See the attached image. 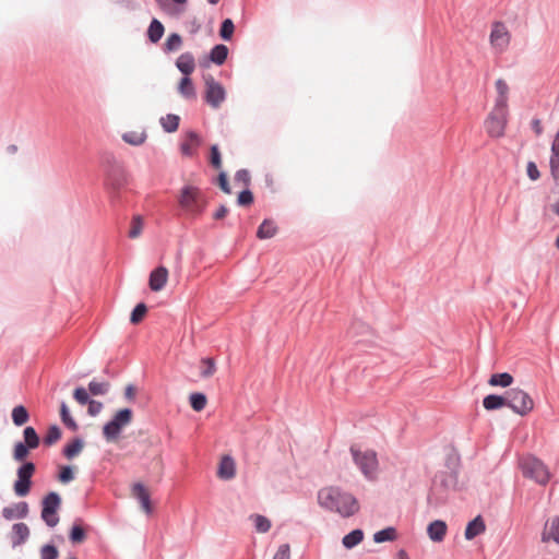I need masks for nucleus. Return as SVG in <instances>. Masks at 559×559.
<instances>
[{"label": "nucleus", "mask_w": 559, "mask_h": 559, "mask_svg": "<svg viewBox=\"0 0 559 559\" xmlns=\"http://www.w3.org/2000/svg\"><path fill=\"white\" fill-rule=\"evenodd\" d=\"M142 230H143L142 217L141 216H134L132 222H131L130 230L128 233L129 237L130 238H138V237H140Z\"/></svg>", "instance_id": "nucleus-47"}, {"label": "nucleus", "mask_w": 559, "mask_h": 559, "mask_svg": "<svg viewBox=\"0 0 559 559\" xmlns=\"http://www.w3.org/2000/svg\"><path fill=\"white\" fill-rule=\"evenodd\" d=\"M136 394V389L134 385L132 384H129L126 389H124V395L128 399V401H133L134 396Z\"/></svg>", "instance_id": "nucleus-60"}, {"label": "nucleus", "mask_w": 559, "mask_h": 559, "mask_svg": "<svg viewBox=\"0 0 559 559\" xmlns=\"http://www.w3.org/2000/svg\"><path fill=\"white\" fill-rule=\"evenodd\" d=\"M147 314V307L144 302H140L136 305L134 310L132 311L130 316V322L133 324L140 323L144 317Z\"/></svg>", "instance_id": "nucleus-43"}, {"label": "nucleus", "mask_w": 559, "mask_h": 559, "mask_svg": "<svg viewBox=\"0 0 559 559\" xmlns=\"http://www.w3.org/2000/svg\"><path fill=\"white\" fill-rule=\"evenodd\" d=\"M58 550L53 545H44L40 549V559H57Z\"/></svg>", "instance_id": "nucleus-51"}, {"label": "nucleus", "mask_w": 559, "mask_h": 559, "mask_svg": "<svg viewBox=\"0 0 559 559\" xmlns=\"http://www.w3.org/2000/svg\"><path fill=\"white\" fill-rule=\"evenodd\" d=\"M513 382V376L508 372L493 373L489 378V385L491 386H510Z\"/></svg>", "instance_id": "nucleus-29"}, {"label": "nucleus", "mask_w": 559, "mask_h": 559, "mask_svg": "<svg viewBox=\"0 0 559 559\" xmlns=\"http://www.w3.org/2000/svg\"><path fill=\"white\" fill-rule=\"evenodd\" d=\"M551 209H552V211L556 213V215H559V201H558V202H555V203L551 205Z\"/></svg>", "instance_id": "nucleus-63"}, {"label": "nucleus", "mask_w": 559, "mask_h": 559, "mask_svg": "<svg viewBox=\"0 0 559 559\" xmlns=\"http://www.w3.org/2000/svg\"><path fill=\"white\" fill-rule=\"evenodd\" d=\"M126 182V175L123 174V169H121L120 167L112 169L107 175L105 180L106 187L112 191H118L124 186Z\"/></svg>", "instance_id": "nucleus-17"}, {"label": "nucleus", "mask_w": 559, "mask_h": 559, "mask_svg": "<svg viewBox=\"0 0 559 559\" xmlns=\"http://www.w3.org/2000/svg\"><path fill=\"white\" fill-rule=\"evenodd\" d=\"M147 139L146 132L143 130L140 131H128L122 135V140H124L128 144L131 145H141Z\"/></svg>", "instance_id": "nucleus-30"}, {"label": "nucleus", "mask_w": 559, "mask_h": 559, "mask_svg": "<svg viewBox=\"0 0 559 559\" xmlns=\"http://www.w3.org/2000/svg\"><path fill=\"white\" fill-rule=\"evenodd\" d=\"M86 538L85 531L81 526H76V524L72 527L70 532V539L74 544H81Z\"/></svg>", "instance_id": "nucleus-50"}, {"label": "nucleus", "mask_w": 559, "mask_h": 559, "mask_svg": "<svg viewBox=\"0 0 559 559\" xmlns=\"http://www.w3.org/2000/svg\"><path fill=\"white\" fill-rule=\"evenodd\" d=\"M74 399L80 404H86L90 401L88 394L86 389L84 388H76L74 391Z\"/></svg>", "instance_id": "nucleus-57"}, {"label": "nucleus", "mask_w": 559, "mask_h": 559, "mask_svg": "<svg viewBox=\"0 0 559 559\" xmlns=\"http://www.w3.org/2000/svg\"><path fill=\"white\" fill-rule=\"evenodd\" d=\"M507 406L512 408L515 414L524 416L530 414L534 407V402L530 394L519 388H513L507 392Z\"/></svg>", "instance_id": "nucleus-4"}, {"label": "nucleus", "mask_w": 559, "mask_h": 559, "mask_svg": "<svg viewBox=\"0 0 559 559\" xmlns=\"http://www.w3.org/2000/svg\"><path fill=\"white\" fill-rule=\"evenodd\" d=\"M484 126L490 138H502L508 126V110L495 107L485 119Z\"/></svg>", "instance_id": "nucleus-6"}, {"label": "nucleus", "mask_w": 559, "mask_h": 559, "mask_svg": "<svg viewBox=\"0 0 559 559\" xmlns=\"http://www.w3.org/2000/svg\"><path fill=\"white\" fill-rule=\"evenodd\" d=\"M373 538L376 543H384V540H394L396 538V531L393 527H388L376 532Z\"/></svg>", "instance_id": "nucleus-41"}, {"label": "nucleus", "mask_w": 559, "mask_h": 559, "mask_svg": "<svg viewBox=\"0 0 559 559\" xmlns=\"http://www.w3.org/2000/svg\"><path fill=\"white\" fill-rule=\"evenodd\" d=\"M542 539L544 543H549V540H554L556 544H559V515L550 518L544 524Z\"/></svg>", "instance_id": "nucleus-14"}, {"label": "nucleus", "mask_w": 559, "mask_h": 559, "mask_svg": "<svg viewBox=\"0 0 559 559\" xmlns=\"http://www.w3.org/2000/svg\"><path fill=\"white\" fill-rule=\"evenodd\" d=\"M75 478L73 467L71 466H61L60 473L58 475V479L61 483H69Z\"/></svg>", "instance_id": "nucleus-52"}, {"label": "nucleus", "mask_w": 559, "mask_h": 559, "mask_svg": "<svg viewBox=\"0 0 559 559\" xmlns=\"http://www.w3.org/2000/svg\"><path fill=\"white\" fill-rule=\"evenodd\" d=\"M236 475V463L231 456H227V454L222 457L218 464V478L222 479H231Z\"/></svg>", "instance_id": "nucleus-19"}, {"label": "nucleus", "mask_w": 559, "mask_h": 559, "mask_svg": "<svg viewBox=\"0 0 559 559\" xmlns=\"http://www.w3.org/2000/svg\"><path fill=\"white\" fill-rule=\"evenodd\" d=\"M218 187L226 193L231 194V188L227 180V176L225 173H221L218 176Z\"/></svg>", "instance_id": "nucleus-58"}, {"label": "nucleus", "mask_w": 559, "mask_h": 559, "mask_svg": "<svg viewBox=\"0 0 559 559\" xmlns=\"http://www.w3.org/2000/svg\"><path fill=\"white\" fill-rule=\"evenodd\" d=\"M428 537L432 539L435 543H441L448 532V526L445 522L435 521L429 523L428 525Z\"/></svg>", "instance_id": "nucleus-21"}, {"label": "nucleus", "mask_w": 559, "mask_h": 559, "mask_svg": "<svg viewBox=\"0 0 559 559\" xmlns=\"http://www.w3.org/2000/svg\"><path fill=\"white\" fill-rule=\"evenodd\" d=\"M178 203L188 216L197 217L203 214L206 209V198L200 188L185 186L178 194Z\"/></svg>", "instance_id": "nucleus-2"}, {"label": "nucleus", "mask_w": 559, "mask_h": 559, "mask_svg": "<svg viewBox=\"0 0 559 559\" xmlns=\"http://www.w3.org/2000/svg\"><path fill=\"white\" fill-rule=\"evenodd\" d=\"M227 213H228V209L226 207V205H221L219 209L215 212L213 217L216 219H221V218L226 217Z\"/></svg>", "instance_id": "nucleus-61"}, {"label": "nucleus", "mask_w": 559, "mask_h": 559, "mask_svg": "<svg viewBox=\"0 0 559 559\" xmlns=\"http://www.w3.org/2000/svg\"><path fill=\"white\" fill-rule=\"evenodd\" d=\"M61 436H62L61 429L58 428L57 425H52V426H50V428L48 429V431L44 438V443L47 445L55 444L59 441Z\"/></svg>", "instance_id": "nucleus-40"}, {"label": "nucleus", "mask_w": 559, "mask_h": 559, "mask_svg": "<svg viewBox=\"0 0 559 559\" xmlns=\"http://www.w3.org/2000/svg\"><path fill=\"white\" fill-rule=\"evenodd\" d=\"M526 174L528 178L533 181L538 180L539 178V170L535 162H528L526 166Z\"/></svg>", "instance_id": "nucleus-56"}, {"label": "nucleus", "mask_w": 559, "mask_h": 559, "mask_svg": "<svg viewBox=\"0 0 559 559\" xmlns=\"http://www.w3.org/2000/svg\"><path fill=\"white\" fill-rule=\"evenodd\" d=\"M503 405H508L507 395L489 394L483 400V407L488 411L502 408Z\"/></svg>", "instance_id": "nucleus-25"}, {"label": "nucleus", "mask_w": 559, "mask_h": 559, "mask_svg": "<svg viewBox=\"0 0 559 559\" xmlns=\"http://www.w3.org/2000/svg\"><path fill=\"white\" fill-rule=\"evenodd\" d=\"M211 165L214 167V168H217L219 169L222 167V158H221V153H219V147L217 145H212L211 146Z\"/></svg>", "instance_id": "nucleus-53"}, {"label": "nucleus", "mask_w": 559, "mask_h": 559, "mask_svg": "<svg viewBox=\"0 0 559 559\" xmlns=\"http://www.w3.org/2000/svg\"><path fill=\"white\" fill-rule=\"evenodd\" d=\"M35 472L33 463H26L17 469V480H15L13 489L17 496H26L32 486V476Z\"/></svg>", "instance_id": "nucleus-11"}, {"label": "nucleus", "mask_w": 559, "mask_h": 559, "mask_svg": "<svg viewBox=\"0 0 559 559\" xmlns=\"http://www.w3.org/2000/svg\"><path fill=\"white\" fill-rule=\"evenodd\" d=\"M84 448V442L81 438H74L71 443H68L63 449V454L68 460H72L75 455L80 454Z\"/></svg>", "instance_id": "nucleus-28"}, {"label": "nucleus", "mask_w": 559, "mask_h": 559, "mask_svg": "<svg viewBox=\"0 0 559 559\" xmlns=\"http://www.w3.org/2000/svg\"><path fill=\"white\" fill-rule=\"evenodd\" d=\"M235 182L242 188H247L250 185V173L248 169H239L234 178Z\"/></svg>", "instance_id": "nucleus-48"}, {"label": "nucleus", "mask_w": 559, "mask_h": 559, "mask_svg": "<svg viewBox=\"0 0 559 559\" xmlns=\"http://www.w3.org/2000/svg\"><path fill=\"white\" fill-rule=\"evenodd\" d=\"M182 46V37L178 33H170L164 43V50L167 52L178 51Z\"/></svg>", "instance_id": "nucleus-36"}, {"label": "nucleus", "mask_w": 559, "mask_h": 559, "mask_svg": "<svg viewBox=\"0 0 559 559\" xmlns=\"http://www.w3.org/2000/svg\"><path fill=\"white\" fill-rule=\"evenodd\" d=\"M178 91L181 96L186 98H195V87L189 76L185 75L183 79L180 80Z\"/></svg>", "instance_id": "nucleus-31"}, {"label": "nucleus", "mask_w": 559, "mask_h": 559, "mask_svg": "<svg viewBox=\"0 0 559 559\" xmlns=\"http://www.w3.org/2000/svg\"><path fill=\"white\" fill-rule=\"evenodd\" d=\"M60 414H61V421L64 425H67L69 427V429H71V430L78 429V425H76L75 420L73 419V417L70 416L69 408L64 402L61 403Z\"/></svg>", "instance_id": "nucleus-45"}, {"label": "nucleus", "mask_w": 559, "mask_h": 559, "mask_svg": "<svg viewBox=\"0 0 559 559\" xmlns=\"http://www.w3.org/2000/svg\"><path fill=\"white\" fill-rule=\"evenodd\" d=\"M523 474L539 484H546L550 479V473L543 461L537 457L527 456L521 461Z\"/></svg>", "instance_id": "nucleus-7"}, {"label": "nucleus", "mask_w": 559, "mask_h": 559, "mask_svg": "<svg viewBox=\"0 0 559 559\" xmlns=\"http://www.w3.org/2000/svg\"><path fill=\"white\" fill-rule=\"evenodd\" d=\"M216 372V365L213 358H203L201 359V376L204 379L213 376Z\"/></svg>", "instance_id": "nucleus-39"}, {"label": "nucleus", "mask_w": 559, "mask_h": 559, "mask_svg": "<svg viewBox=\"0 0 559 559\" xmlns=\"http://www.w3.org/2000/svg\"><path fill=\"white\" fill-rule=\"evenodd\" d=\"M29 419L28 411L24 406H15L12 408V420L16 426L26 424Z\"/></svg>", "instance_id": "nucleus-33"}, {"label": "nucleus", "mask_w": 559, "mask_h": 559, "mask_svg": "<svg viewBox=\"0 0 559 559\" xmlns=\"http://www.w3.org/2000/svg\"><path fill=\"white\" fill-rule=\"evenodd\" d=\"M399 557L400 559H409L408 555L406 554L405 550H400L399 551Z\"/></svg>", "instance_id": "nucleus-64"}, {"label": "nucleus", "mask_w": 559, "mask_h": 559, "mask_svg": "<svg viewBox=\"0 0 559 559\" xmlns=\"http://www.w3.org/2000/svg\"><path fill=\"white\" fill-rule=\"evenodd\" d=\"M29 536V530L26 523H15L13 524L12 533H11V542L13 546H19L26 542Z\"/></svg>", "instance_id": "nucleus-23"}, {"label": "nucleus", "mask_w": 559, "mask_h": 559, "mask_svg": "<svg viewBox=\"0 0 559 559\" xmlns=\"http://www.w3.org/2000/svg\"><path fill=\"white\" fill-rule=\"evenodd\" d=\"M190 404L194 411H202L206 407V395L202 393H193L190 395Z\"/></svg>", "instance_id": "nucleus-46"}, {"label": "nucleus", "mask_w": 559, "mask_h": 559, "mask_svg": "<svg viewBox=\"0 0 559 559\" xmlns=\"http://www.w3.org/2000/svg\"><path fill=\"white\" fill-rule=\"evenodd\" d=\"M318 502L321 508L336 512L343 518L357 514L359 502L355 496L337 486H326L319 490Z\"/></svg>", "instance_id": "nucleus-1"}, {"label": "nucleus", "mask_w": 559, "mask_h": 559, "mask_svg": "<svg viewBox=\"0 0 559 559\" xmlns=\"http://www.w3.org/2000/svg\"><path fill=\"white\" fill-rule=\"evenodd\" d=\"M277 225L272 221H264L260 224L257 237L260 239L273 238L277 233Z\"/></svg>", "instance_id": "nucleus-26"}, {"label": "nucleus", "mask_w": 559, "mask_h": 559, "mask_svg": "<svg viewBox=\"0 0 559 559\" xmlns=\"http://www.w3.org/2000/svg\"><path fill=\"white\" fill-rule=\"evenodd\" d=\"M253 202V194L249 189H243L237 198L239 205H250Z\"/></svg>", "instance_id": "nucleus-54"}, {"label": "nucleus", "mask_w": 559, "mask_h": 559, "mask_svg": "<svg viewBox=\"0 0 559 559\" xmlns=\"http://www.w3.org/2000/svg\"><path fill=\"white\" fill-rule=\"evenodd\" d=\"M235 32V24L231 19H225L221 25L219 35L225 40H230Z\"/></svg>", "instance_id": "nucleus-44"}, {"label": "nucleus", "mask_w": 559, "mask_h": 559, "mask_svg": "<svg viewBox=\"0 0 559 559\" xmlns=\"http://www.w3.org/2000/svg\"><path fill=\"white\" fill-rule=\"evenodd\" d=\"M227 55L228 48L226 45H216L213 47L210 58L213 62L222 66V63L227 59Z\"/></svg>", "instance_id": "nucleus-34"}, {"label": "nucleus", "mask_w": 559, "mask_h": 559, "mask_svg": "<svg viewBox=\"0 0 559 559\" xmlns=\"http://www.w3.org/2000/svg\"><path fill=\"white\" fill-rule=\"evenodd\" d=\"M110 384L108 381H91L88 384V390L93 395H104L108 393Z\"/></svg>", "instance_id": "nucleus-42"}, {"label": "nucleus", "mask_w": 559, "mask_h": 559, "mask_svg": "<svg viewBox=\"0 0 559 559\" xmlns=\"http://www.w3.org/2000/svg\"><path fill=\"white\" fill-rule=\"evenodd\" d=\"M27 511V502H17L13 503L11 507L3 508L2 516L5 518L7 521H12V519L26 516Z\"/></svg>", "instance_id": "nucleus-20"}, {"label": "nucleus", "mask_w": 559, "mask_h": 559, "mask_svg": "<svg viewBox=\"0 0 559 559\" xmlns=\"http://www.w3.org/2000/svg\"><path fill=\"white\" fill-rule=\"evenodd\" d=\"M180 118L177 115H167L160 118V124L166 132H175L178 129Z\"/></svg>", "instance_id": "nucleus-38"}, {"label": "nucleus", "mask_w": 559, "mask_h": 559, "mask_svg": "<svg viewBox=\"0 0 559 559\" xmlns=\"http://www.w3.org/2000/svg\"><path fill=\"white\" fill-rule=\"evenodd\" d=\"M511 34L508 26L502 22H496L491 26L489 44L498 52H503L510 45Z\"/></svg>", "instance_id": "nucleus-8"}, {"label": "nucleus", "mask_w": 559, "mask_h": 559, "mask_svg": "<svg viewBox=\"0 0 559 559\" xmlns=\"http://www.w3.org/2000/svg\"><path fill=\"white\" fill-rule=\"evenodd\" d=\"M177 67L182 74L189 76L195 70V59L192 53H181L177 60Z\"/></svg>", "instance_id": "nucleus-22"}, {"label": "nucleus", "mask_w": 559, "mask_h": 559, "mask_svg": "<svg viewBox=\"0 0 559 559\" xmlns=\"http://www.w3.org/2000/svg\"><path fill=\"white\" fill-rule=\"evenodd\" d=\"M168 269L165 266H158L154 269L150 274L148 286L152 290L158 292L165 288L168 281Z\"/></svg>", "instance_id": "nucleus-13"}, {"label": "nucleus", "mask_w": 559, "mask_h": 559, "mask_svg": "<svg viewBox=\"0 0 559 559\" xmlns=\"http://www.w3.org/2000/svg\"><path fill=\"white\" fill-rule=\"evenodd\" d=\"M88 414L92 415V416H96L100 413V411L103 409V403L102 402H98V401H88Z\"/></svg>", "instance_id": "nucleus-59"}, {"label": "nucleus", "mask_w": 559, "mask_h": 559, "mask_svg": "<svg viewBox=\"0 0 559 559\" xmlns=\"http://www.w3.org/2000/svg\"><path fill=\"white\" fill-rule=\"evenodd\" d=\"M352 457L364 476L369 480H376L379 461L376 451L360 450L357 445L350 448Z\"/></svg>", "instance_id": "nucleus-3"}, {"label": "nucleus", "mask_w": 559, "mask_h": 559, "mask_svg": "<svg viewBox=\"0 0 559 559\" xmlns=\"http://www.w3.org/2000/svg\"><path fill=\"white\" fill-rule=\"evenodd\" d=\"M486 530L485 523L480 515H477L473 519L472 522H469L465 528V538L466 539H473L476 536L480 535V533H484Z\"/></svg>", "instance_id": "nucleus-24"}, {"label": "nucleus", "mask_w": 559, "mask_h": 559, "mask_svg": "<svg viewBox=\"0 0 559 559\" xmlns=\"http://www.w3.org/2000/svg\"><path fill=\"white\" fill-rule=\"evenodd\" d=\"M226 90L223 85L215 81L212 75L205 76V102L212 106V108H219L222 103L225 102Z\"/></svg>", "instance_id": "nucleus-9"}, {"label": "nucleus", "mask_w": 559, "mask_h": 559, "mask_svg": "<svg viewBox=\"0 0 559 559\" xmlns=\"http://www.w3.org/2000/svg\"><path fill=\"white\" fill-rule=\"evenodd\" d=\"M200 145L201 138L199 134L194 131H189L180 145L181 154L192 156L195 152V148Z\"/></svg>", "instance_id": "nucleus-18"}, {"label": "nucleus", "mask_w": 559, "mask_h": 559, "mask_svg": "<svg viewBox=\"0 0 559 559\" xmlns=\"http://www.w3.org/2000/svg\"><path fill=\"white\" fill-rule=\"evenodd\" d=\"M132 496L140 501L141 508L146 514H152L153 507L147 487L143 486L142 483H134L132 486Z\"/></svg>", "instance_id": "nucleus-12"}, {"label": "nucleus", "mask_w": 559, "mask_h": 559, "mask_svg": "<svg viewBox=\"0 0 559 559\" xmlns=\"http://www.w3.org/2000/svg\"><path fill=\"white\" fill-rule=\"evenodd\" d=\"M165 33V26L158 21L153 19L147 29V37L152 43H157Z\"/></svg>", "instance_id": "nucleus-27"}, {"label": "nucleus", "mask_w": 559, "mask_h": 559, "mask_svg": "<svg viewBox=\"0 0 559 559\" xmlns=\"http://www.w3.org/2000/svg\"><path fill=\"white\" fill-rule=\"evenodd\" d=\"M28 447L26 443L19 442L13 448V459L16 461H23L28 454Z\"/></svg>", "instance_id": "nucleus-49"}, {"label": "nucleus", "mask_w": 559, "mask_h": 559, "mask_svg": "<svg viewBox=\"0 0 559 559\" xmlns=\"http://www.w3.org/2000/svg\"><path fill=\"white\" fill-rule=\"evenodd\" d=\"M132 411L130 408L119 409L112 420L104 425V436L108 442L117 440L124 426L132 421Z\"/></svg>", "instance_id": "nucleus-5"}, {"label": "nucleus", "mask_w": 559, "mask_h": 559, "mask_svg": "<svg viewBox=\"0 0 559 559\" xmlns=\"http://www.w3.org/2000/svg\"><path fill=\"white\" fill-rule=\"evenodd\" d=\"M550 174L555 180H559V130L557 131L550 146L549 155Z\"/></svg>", "instance_id": "nucleus-15"}, {"label": "nucleus", "mask_w": 559, "mask_h": 559, "mask_svg": "<svg viewBox=\"0 0 559 559\" xmlns=\"http://www.w3.org/2000/svg\"><path fill=\"white\" fill-rule=\"evenodd\" d=\"M364 539V531L361 530H354L350 531L349 534L345 535L343 537V545L346 549H352V547L358 545Z\"/></svg>", "instance_id": "nucleus-32"}, {"label": "nucleus", "mask_w": 559, "mask_h": 559, "mask_svg": "<svg viewBox=\"0 0 559 559\" xmlns=\"http://www.w3.org/2000/svg\"><path fill=\"white\" fill-rule=\"evenodd\" d=\"M254 528L257 532L266 533L272 527V522L267 519V516L261 514H254L251 516Z\"/></svg>", "instance_id": "nucleus-37"}, {"label": "nucleus", "mask_w": 559, "mask_h": 559, "mask_svg": "<svg viewBox=\"0 0 559 559\" xmlns=\"http://www.w3.org/2000/svg\"><path fill=\"white\" fill-rule=\"evenodd\" d=\"M25 443L29 450H35L39 444V437L33 426H26L23 431Z\"/></svg>", "instance_id": "nucleus-35"}, {"label": "nucleus", "mask_w": 559, "mask_h": 559, "mask_svg": "<svg viewBox=\"0 0 559 559\" xmlns=\"http://www.w3.org/2000/svg\"><path fill=\"white\" fill-rule=\"evenodd\" d=\"M61 499L57 492H50L44 498L41 518L50 527H55V525H57L59 522L57 510L59 509Z\"/></svg>", "instance_id": "nucleus-10"}, {"label": "nucleus", "mask_w": 559, "mask_h": 559, "mask_svg": "<svg viewBox=\"0 0 559 559\" xmlns=\"http://www.w3.org/2000/svg\"><path fill=\"white\" fill-rule=\"evenodd\" d=\"M509 91H510V88H509L507 81H504L502 79H498L496 81V92H497L496 104H495L496 108L508 110Z\"/></svg>", "instance_id": "nucleus-16"}, {"label": "nucleus", "mask_w": 559, "mask_h": 559, "mask_svg": "<svg viewBox=\"0 0 559 559\" xmlns=\"http://www.w3.org/2000/svg\"><path fill=\"white\" fill-rule=\"evenodd\" d=\"M290 546L288 544H282L280 545L278 550L274 555L273 559H290Z\"/></svg>", "instance_id": "nucleus-55"}, {"label": "nucleus", "mask_w": 559, "mask_h": 559, "mask_svg": "<svg viewBox=\"0 0 559 559\" xmlns=\"http://www.w3.org/2000/svg\"><path fill=\"white\" fill-rule=\"evenodd\" d=\"M532 127H533V130L537 133V134H540L543 132V126L540 123V120L539 119H533L532 120Z\"/></svg>", "instance_id": "nucleus-62"}]
</instances>
